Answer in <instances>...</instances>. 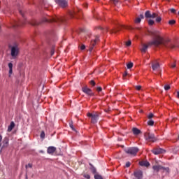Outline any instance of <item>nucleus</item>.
Instances as JSON below:
<instances>
[{
	"label": "nucleus",
	"mask_w": 179,
	"mask_h": 179,
	"mask_svg": "<svg viewBox=\"0 0 179 179\" xmlns=\"http://www.w3.org/2000/svg\"><path fill=\"white\" fill-rule=\"evenodd\" d=\"M151 36L154 37V39L147 44H143L142 48L140 49L141 52H146L149 45H155V47H159V45H164L166 48H175V45L170 43V41H164L162 36H160V31H151Z\"/></svg>",
	"instance_id": "1"
},
{
	"label": "nucleus",
	"mask_w": 179,
	"mask_h": 179,
	"mask_svg": "<svg viewBox=\"0 0 179 179\" xmlns=\"http://www.w3.org/2000/svg\"><path fill=\"white\" fill-rule=\"evenodd\" d=\"M65 18L64 17H52V18H44L42 20V23H64L65 22Z\"/></svg>",
	"instance_id": "2"
},
{
	"label": "nucleus",
	"mask_w": 179,
	"mask_h": 179,
	"mask_svg": "<svg viewBox=\"0 0 179 179\" xmlns=\"http://www.w3.org/2000/svg\"><path fill=\"white\" fill-rule=\"evenodd\" d=\"M87 116L91 118L92 124H96L97 121H99V113H88Z\"/></svg>",
	"instance_id": "3"
},
{
	"label": "nucleus",
	"mask_w": 179,
	"mask_h": 179,
	"mask_svg": "<svg viewBox=\"0 0 179 179\" xmlns=\"http://www.w3.org/2000/svg\"><path fill=\"white\" fill-rule=\"evenodd\" d=\"M138 152H139V148L136 147L129 148L125 150V152L127 153V155H130L131 156H136Z\"/></svg>",
	"instance_id": "4"
},
{
	"label": "nucleus",
	"mask_w": 179,
	"mask_h": 179,
	"mask_svg": "<svg viewBox=\"0 0 179 179\" xmlns=\"http://www.w3.org/2000/svg\"><path fill=\"white\" fill-rule=\"evenodd\" d=\"M145 138L146 141H148V142H156V141H157V138H156L155 134L150 132L145 134Z\"/></svg>",
	"instance_id": "5"
},
{
	"label": "nucleus",
	"mask_w": 179,
	"mask_h": 179,
	"mask_svg": "<svg viewBox=\"0 0 179 179\" xmlns=\"http://www.w3.org/2000/svg\"><path fill=\"white\" fill-rule=\"evenodd\" d=\"M82 92H83V93L87 94V96H90V97H92V96H94V93L93 92L92 89L87 87V85L82 87Z\"/></svg>",
	"instance_id": "6"
},
{
	"label": "nucleus",
	"mask_w": 179,
	"mask_h": 179,
	"mask_svg": "<svg viewBox=\"0 0 179 179\" xmlns=\"http://www.w3.org/2000/svg\"><path fill=\"white\" fill-rule=\"evenodd\" d=\"M17 55H19V48L17 46H13L11 48V57L13 59H16Z\"/></svg>",
	"instance_id": "7"
},
{
	"label": "nucleus",
	"mask_w": 179,
	"mask_h": 179,
	"mask_svg": "<svg viewBox=\"0 0 179 179\" xmlns=\"http://www.w3.org/2000/svg\"><path fill=\"white\" fill-rule=\"evenodd\" d=\"M97 43H99V36H96L94 40L91 41L89 51H93V48H94V46Z\"/></svg>",
	"instance_id": "8"
},
{
	"label": "nucleus",
	"mask_w": 179,
	"mask_h": 179,
	"mask_svg": "<svg viewBox=\"0 0 179 179\" xmlns=\"http://www.w3.org/2000/svg\"><path fill=\"white\" fill-rule=\"evenodd\" d=\"M55 2L61 8H66L68 6V1L66 0H55Z\"/></svg>",
	"instance_id": "9"
},
{
	"label": "nucleus",
	"mask_w": 179,
	"mask_h": 179,
	"mask_svg": "<svg viewBox=\"0 0 179 179\" xmlns=\"http://www.w3.org/2000/svg\"><path fill=\"white\" fill-rule=\"evenodd\" d=\"M134 176L136 179H142L143 177V173H142V171H137L134 173Z\"/></svg>",
	"instance_id": "10"
},
{
	"label": "nucleus",
	"mask_w": 179,
	"mask_h": 179,
	"mask_svg": "<svg viewBox=\"0 0 179 179\" xmlns=\"http://www.w3.org/2000/svg\"><path fill=\"white\" fill-rule=\"evenodd\" d=\"M55 152H57V148H55L54 146H50L48 148L47 153L48 155H54V153H55Z\"/></svg>",
	"instance_id": "11"
},
{
	"label": "nucleus",
	"mask_w": 179,
	"mask_h": 179,
	"mask_svg": "<svg viewBox=\"0 0 179 179\" xmlns=\"http://www.w3.org/2000/svg\"><path fill=\"white\" fill-rule=\"evenodd\" d=\"M152 169L155 173H159L160 170H163V166L162 165H154Z\"/></svg>",
	"instance_id": "12"
},
{
	"label": "nucleus",
	"mask_w": 179,
	"mask_h": 179,
	"mask_svg": "<svg viewBox=\"0 0 179 179\" xmlns=\"http://www.w3.org/2000/svg\"><path fill=\"white\" fill-rule=\"evenodd\" d=\"M152 152L154 155H160V153H163V149L162 148H155L152 150Z\"/></svg>",
	"instance_id": "13"
},
{
	"label": "nucleus",
	"mask_w": 179,
	"mask_h": 179,
	"mask_svg": "<svg viewBox=\"0 0 179 179\" xmlns=\"http://www.w3.org/2000/svg\"><path fill=\"white\" fill-rule=\"evenodd\" d=\"M139 164L142 167H149V166H150V163H149V162H148V161H141L139 162Z\"/></svg>",
	"instance_id": "14"
},
{
	"label": "nucleus",
	"mask_w": 179,
	"mask_h": 179,
	"mask_svg": "<svg viewBox=\"0 0 179 179\" xmlns=\"http://www.w3.org/2000/svg\"><path fill=\"white\" fill-rule=\"evenodd\" d=\"M132 132H133L134 135H139V134H142V131L136 127H134L132 129Z\"/></svg>",
	"instance_id": "15"
},
{
	"label": "nucleus",
	"mask_w": 179,
	"mask_h": 179,
	"mask_svg": "<svg viewBox=\"0 0 179 179\" xmlns=\"http://www.w3.org/2000/svg\"><path fill=\"white\" fill-rule=\"evenodd\" d=\"M152 68L153 71H157V69H159V68H160V64H159V62L153 63L152 65Z\"/></svg>",
	"instance_id": "16"
},
{
	"label": "nucleus",
	"mask_w": 179,
	"mask_h": 179,
	"mask_svg": "<svg viewBox=\"0 0 179 179\" xmlns=\"http://www.w3.org/2000/svg\"><path fill=\"white\" fill-rule=\"evenodd\" d=\"M15 128V122H11L10 125L8 127V132H11L12 129Z\"/></svg>",
	"instance_id": "17"
},
{
	"label": "nucleus",
	"mask_w": 179,
	"mask_h": 179,
	"mask_svg": "<svg viewBox=\"0 0 179 179\" xmlns=\"http://www.w3.org/2000/svg\"><path fill=\"white\" fill-rule=\"evenodd\" d=\"M8 68H9V74L12 75L13 71V64L12 63H8Z\"/></svg>",
	"instance_id": "18"
},
{
	"label": "nucleus",
	"mask_w": 179,
	"mask_h": 179,
	"mask_svg": "<svg viewBox=\"0 0 179 179\" xmlns=\"http://www.w3.org/2000/svg\"><path fill=\"white\" fill-rule=\"evenodd\" d=\"M145 16L147 19H150L152 17V14L150 13V11L149 10H147L145 13Z\"/></svg>",
	"instance_id": "19"
},
{
	"label": "nucleus",
	"mask_w": 179,
	"mask_h": 179,
	"mask_svg": "<svg viewBox=\"0 0 179 179\" xmlns=\"http://www.w3.org/2000/svg\"><path fill=\"white\" fill-rule=\"evenodd\" d=\"M162 170H163V173H166V174H170V168L169 167H164V166H162Z\"/></svg>",
	"instance_id": "20"
},
{
	"label": "nucleus",
	"mask_w": 179,
	"mask_h": 179,
	"mask_svg": "<svg viewBox=\"0 0 179 179\" xmlns=\"http://www.w3.org/2000/svg\"><path fill=\"white\" fill-rule=\"evenodd\" d=\"M8 145H9V139H8V138H5L3 140V147L5 146H8Z\"/></svg>",
	"instance_id": "21"
},
{
	"label": "nucleus",
	"mask_w": 179,
	"mask_h": 179,
	"mask_svg": "<svg viewBox=\"0 0 179 179\" xmlns=\"http://www.w3.org/2000/svg\"><path fill=\"white\" fill-rule=\"evenodd\" d=\"M23 24H24V22H15L14 27H20V26H23Z\"/></svg>",
	"instance_id": "22"
},
{
	"label": "nucleus",
	"mask_w": 179,
	"mask_h": 179,
	"mask_svg": "<svg viewBox=\"0 0 179 179\" xmlns=\"http://www.w3.org/2000/svg\"><path fill=\"white\" fill-rule=\"evenodd\" d=\"M69 16L70 17H75V16H76V12L70 11Z\"/></svg>",
	"instance_id": "23"
},
{
	"label": "nucleus",
	"mask_w": 179,
	"mask_h": 179,
	"mask_svg": "<svg viewBox=\"0 0 179 179\" xmlns=\"http://www.w3.org/2000/svg\"><path fill=\"white\" fill-rule=\"evenodd\" d=\"M148 125H150V127H153L155 125V121L150 120L148 122Z\"/></svg>",
	"instance_id": "24"
},
{
	"label": "nucleus",
	"mask_w": 179,
	"mask_h": 179,
	"mask_svg": "<svg viewBox=\"0 0 179 179\" xmlns=\"http://www.w3.org/2000/svg\"><path fill=\"white\" fill-rule=\"evenodd\" d=\"M156 17H157V18H156V22H157V23H160V22H162V17H160V16H157Z\"/></svg>",
	"instance_id": "25"
},
{
	"label": "nucleus",
	"mask_w": 179,
	"mask_h": 179,
	"mask_svg": "<svg viewBox=\"0 0 179 179\" xmlns=\"http://www.w3.org/2000/svg\"><path fill=\"white\" fill-rule=\"evenodd\" d=\"M118 31H120V29H111L110 30V33L114 34L118 33Z\"/></svg>",
	"instance_id": "26"
},
{
	"label": "nucleus",
	"mask_w": 179,
	"mask_h": 179,
	"mask_svg": "<svg viewBox=\"0 0 179 179\" xmlns=\"http://www.w3.org/2000/svg\"><path fill=\"white\" fill-rule=\"evenodd\" d=\"M148 24L149 26H153L155 24V21H153L152 20H148Z\"/></svg>",
	"instance_id": "27"
},
{
	"label": "nucleus",
	"mask_w": 179,
	"mask_h": 179,
	"mask_svg": "<svg viewBox=\"0 0 179 179\" xmlns=\"http://www.w3.org/2000/svg\"><path fill=\"white\" fill-rule=\"evenodd\" d=\"M132 66H134V63L130 62L127 64V69H131V68H132Z\"/></svg>",
	"instance_id": "28"
},
{
	"label": "nucleus",
	"mask_w": 179,
	"mask_h": 179,
	"mask_svg": "<svg viewBox=\"0 0 179 179\" xmlns=\"http://www.w3.org/2000/svg\"><path fill=\"white\" fill-rule=\"evenodd\" d=\"M41 138L42 139H44V138H45V133L44 132V131H42L41 133Z\"/></svg>",
	"instance_id": "29"
},
{
	"label": "nucleus",
	"mask_w": 179,
	"mask_h": 179,
	"mask_svg": "<svg viewBox=\"0 0 179 179\" xmlns=\"http://www.w3.org/2000/svg\"><path fill=\"white\" fill-rule=\"evenodd\" d=\"M94 178L95 179H103V177L99 174L94 175Z\"/></svg>",
	"instance_id": "30"
},
{
	"label": "nucleus",
	"mask_w": 179,
	"mask_h": 179,
	"mask_svg": "<svg viewBox=\"0 0 179 179\" xmlns=\"http://www.w3.org/2000/svg\"><path fill=\"white\" fill-rule=\"evenodd\" d=\"M169 24H171V25L176 24V20H169Z\"/></svg>",
	"instance_id": "31"
},
{
	"label": "nucleus",
	"mask_w": 179,
	"mask_h": 179,
	"mask_svg": "<svg viewBox=\"0 0 179 179\" xmlns=\"http://www.w3.org/2000/svg\"><path fill=\"white\" fill-rule=\"evenodd\" d=\"M153 117H155V115H153V113H150V114L148 115V120H151V118H153Z\"/></svg>",
	"instance_id": "32"
},
{
	"label": "nucleus",
	"mask_w": 179,
	"mask_h": 179,
	"mask_svg": "<svg viewBox=\"0 0 179 179\" xmlns=\"http://www.w3.org/2000/svg\"><path fill=\"white\" fill-rule=\"evenodd\" d=\"M69 126H70V128H71V129H73V131L75 129V128H73V122H69Z\"/></svg>",
	"instance_id": "33"
},
{
	"label": "nucleus",
	"mask_w": 179,
	"mask_h": 179,
	"mask_svg": "<svg viewBox=\"0 0 179 179\" xmlns=\"http://www.w3.org/2000/svg\"><path fill=\"white\" fill-rule=\"evenodd\" d=\"M157 16V14L156 13H154L151 14V19H155Z\"/></svg>",
	"instance_id": "34"
},
{
	"label": "nucleus",
	"mask_w": 179,
	"mask_h": 179,
	"mask_svg": "<svg viewBox=\"0 0 179 179\" xmlns=\"http://www.w3.org/2000/svg\"><path fill=\"white\" fill-rule=\"evenodd\" d=\"M141 17H137L136 20H135V23H141Z\"/></svg>",
	"instance_id": "35"
},
{
	"label": "nucleus",
	"mask_w": 179,
	"mask_h": 179,
	"mask_svg": "<svg viewBox=\"0 0 179 179\" xmlns=\"http://www.w3.org/2000/svg\"><path fill=\"white\" fill-rule=\"evenodd\" d=\"M55 53V50L54 49V48H52L51 49V51H50V55H54V54Z\"/></svg>",
	"instance_id": "36"
},
{
	"label": "nucleus",
	"mask_w": 179,
	"mask_h": 179,
	"mask_svg": "<svg viewBox=\"0 0 179 179\" xmlns=\"http://www.w3.org/2000/svg\"><path fill=\"white\" fill-rule=\"evenodd\" d=\"M31 24L33 26H38V24H40V23L37 21H35L34 22L31 23Z\"/></svg>",
	"instance_id": "37"
},
{
	"label": "nucleus",
	"mask_w": 179,
	"mask_h": 179,
	"mask_svg": "<svg viewBox=\"0 0 179 179\" xmlns=\"http://www.w3.org/2000/svg\"><path fill=\"white\" fill-rule=\"evenodd\" d=\"M90 84L92 85V86H96V83L94 82V80H92L90 82Z\"/></svg>",
	"instance_id": "38"
},
{
	"label": "nucleus",
	"mask_w": 179,
	"mask_h": 179,
	"mask_svg": "<svg viewBox=\"0 0 179 179\" xmlns=\"http://www.w3.org/2000/svg\"><path fill=\"white\" fill-rule=\"evenodd\" d=\"M164 90H170V85H166L164 86Z\"/></svg>",
	"instance_id": "39"
},
{
	"label": "nucleus",
	"mask_w": 179,
	"mask_h": 179,
	"mask_svg": "<svg viewBox=\"0 0 179 179\" xmlns=\"http://www.w3.org/2000/svg\"><path fill=\"white\" fill-rule=\"evenodd\" d=\"M141 89H142V86H141V85L136 86V90H141Z\"/></svg>",
	"instance_id": "40"
},
{
	"label": "nucleus",
	"mask_w": 179,
	"mask_h": 179,
	"mask_svg": "<svg viewBox=\"0 0 179 179\" xmlns=\"http://www.w3.org/2000/svg\"><path fill=\"white\" fill-rule=\"evenodd\" d=\"M84 177H85V178L90 179V175H89V174H85Z\"/></svg>",
	"instance_id": "41"
},
{
	"label": "nucleus",
	"mask_w": 179,
	"mask_h": 179,
	"mask_svg": "<svg viewBox=\"0 0 179 179\" xmlns=\"http://www.w3.org/2000/svg\"><path fill=\"white\" fill-rule=\"evenodd\" d=\"M131 41H129L126 43V45L127 47H129L131 45Z\"/></svg>",
	"instance_id": "42"
},
{
	"label": "nucleus",
	"mask_w": 179,
	"mask_h": 179,
	"mask_svg": "<svg viewBox=\"0 0 179 179\" xmlns=\"http://www.w3.org/2000/svg\"><path fill=\"white\" fill-rule=\"evenodd\" d=\"M85 48H86V46H85V45H82L80 46V50H81L82 51H83V50H85Z\"/></svg>",
	"instance_id": "43"
},
{
	"label": "nucleus",
	"mask_w": 179,
	"mask_h": 179,
	"mask_svg": "<svg viewBox=\"0 0 179 179\" xmlns=\"http://www.w3.org/2000/svg\"><path fill=\"white\" fill-rule=\"evenodd\" d=\"M27 167L31 169L33 167V165L31 164H28V165H26V169H27Z\"/></svg>",
	"instance_id": "44"
},
{
	"label": "nucleus",
	"mask_w": 179,
	"mask_h": 179,
	"mask_svg": "<svg viewBox=\"0 0 179 179\" xmlns=\"http://www.w3.org/2000/svg\"><path fill=\"white\" fill-rule=\"evenodd\" d=\"M101 90H103V88H101V87H98L96 88V91H98V92H101Z\"/></svg>",
	"instance_id": "45"
},
{
	"label": "nucleus",
	"mask_w": 179,
	"mask_h": 179,
	"mask_svg": "<svg viewBox=\"0 0 179 179\" xmlns=\"http://www.w3.org/2000/svg\"><path fill=\"white\" fill-rule=\"evenodd\" d=\"M110 1H113L115 5H117V3H118V0H110Z\"/></svg>",
	"instance_id": "46"
},
{
	"label": "nucleus",
	"mask_w": 179,
	"mask_h": 179,
	"mask_svg": "<svg viewBox=\"0 0 179 179\" xmlns=\"http://www.w3.org/2000/svg\"><path fill=\"white\" fill-rule=\"evenodd\" d=\"M171 13H176V12H177V11L176 10V9L171 8Z\"/></svg>",
	"instance_id": "47"
},
{
	"label": "nucleus",
	"mask_w": 179,
	"mask_h": 179,
	"mask_svg": "<svg viewBox=\"0 0 179 179\" xmlns=\"http://www.w3.org/2000/svg\"><path fill=\"white\" fill-rule=\"evenodd\" d=\"M138 17H140L141 20H142V19H144L145 16H143V14H141Z\"/></svg>",
	"instance_id": "48"
},
{
	"label": "nucleus",
	"mask_w": 179,
	"mask_h": 179,
	"mask_svg": "<svg viewBox=\"0 0 179 179\" xmlns=\"http://www.w3.org/2000/svg\"><path fill=\"white\" fill-rule=\"evenodd\" d=\"M131 166V163L129 162L126 163V167H129Z\"/></svg>",
	"instance_id": "49"
},
{
	"label": "nucleus",
	"mask_w": 179,
	"mask_h": 179,
	"mask_svg": "<svg viewBox=\"0 0 179 179\" xmlns=\"http://www.w3.org/2000/svg\"><path fill=\"white\" fill-rule=\"evenodd\" d=\"M20 15H22V17H24V15L23 13L22 12V10H20Z\"/></svg>",
	"instance_id": "50"
},
{
	"label": "nucleus",
	"mask_w": 179,
	"mask_h": 179,
	"mask_svg": "<svg viewBox=\"0 0 179 179\" xmlns=\"http://www.w3.org/2000/svg\"><path fill=\"white\" fill-rule=\"evenodd\" d=\"M2 142V136L0 135V148H1V143Z\"/></svg>",
	"instance_id": "51"
},
{
	"label": "nucleus",
	"mask_w": 179,
	"mask_h": 179,
	"mask_svg": "<svg viewBox=\"0 0 179 179\" xmlns=\"http://www.w3.org/2000/svg\"><path fill=\"white\" fill-rule=\"evenodd\" d=\"M127 75H128V73L125 72V73L123 74V78H125V76H127Z\"/></svg>",
	"instance_id": "52"
},
{
	"label": "nucleus",
	"mask_w": 179,
	"mask_h": 179,
	"mask_svg": "<svg viewBox=\"0 0 179 179\" xmlns=\"http://www.w3.org/2000/svg\"><path fill=\"white\" fill-rule=\"evenodd\" d=\"M171 68H176V63L171 65Z\"/></svg>",
	"instance_id": "53"
},
{
	"label": "nucleus",
	"mask_w": 179,
	"mask_h": 179,
	"mask_svg": "<svg viewBox=\"0 0 179 179\" xmlns=\"http://www.w3.org/2000/svg\"><path fill=\"white\" fill-rule=\"evenodd\" d=\"M177 97L179 99V91L177 92Z\"/></svg>",
	"instance_id": "54"
},
{
	"label": "nucleus",
	"mask_w": 179,
	"mask_h": 179,
	"mask_svg": "<svg viewBox=\"0 0 179 179\" xmlns=\"http://www.w3.org/2000/svg\"><path fill=\"white\" fill-rule=\"evenodd\" d=\"M39 153H44V152L43 150H40Z\"/></svg>",
	"instance_id": "55"
},
{
	"label": "nucleus",
	"mask_w": 179,
	"mask_h": 179,
	"mask_svg": "<svg viewBox=\"0 0 179 179\" xmlns=\"http://www.w3.org/2000/svg\"><path fill=\"white\" fill-rule=\"evenodd\" d=\"M95 172H96V169L94 170V173H95Z\"/></svg>",
	"instance_id": "56"
},
{
	"label": "nucleus",
	"mask_w": 179,
	"mask_h": 179,
	"mask_svg": "<svg viewBox=\"0 0 179 179\" xmlns=\"http://www.w3.org/2000/svg\"><path fill=\"white\" fill-rule=\"evenodd\" d=\"M26 179H27V175H26Z\"/></svg>",
	"instance_id": "57"
},
{
	"label": "nucleus",
	"mask_w": 179,
	"mask_h": 179,
	"mask_svg": "<svg viewBox=\"0 0 179 179\" xmlns=\"http://www.w3.org/2000/svg\"><path fill=\"white\" fill-rule=\"evenodd\" d=\"M178 139H179V135H178Z\"/></svg>",
	"instance_id": "58"
}]
</instances>
